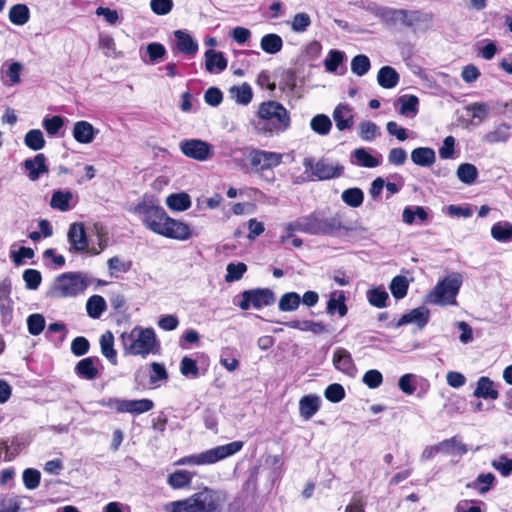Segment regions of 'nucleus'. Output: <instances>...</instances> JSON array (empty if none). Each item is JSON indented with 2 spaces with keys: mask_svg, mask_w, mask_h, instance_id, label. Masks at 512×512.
Returning a JSON list of instances; mask_svg holds the SVG:
<instances>
[{
  "mask_svg": "<svg viewBox=\"0 0 512 512\" xmlns=\"http://www.w3.org/2000/svg\"><path fill=\"white\" fill-rule=\"evenodd\" d=\"M70 244L69 251L73 253H83L88 249V239L83 223H73L70 225L67 233Z\"/></svg>",
  "mask_w": 512,
  "mask_h": 512,
  "instance_id": "4468645a",
  "label": "nucleus"
},
{
  "mask_svg": "<svg viewBox=\"0 0 512 512\" xmlns=\"http://www.w3.org/2000/svg\"><path fill=\"white\" fill-rule=\"evenodd\" d=\"M429 320V311L424 307H419L411 310L409 313L404 314L396 324V327L408 323H416L420 328H423Z\"/></svg>",
  "mask_w": 512,
  "mask_h": 512,
  "instance_id": "393cba45",
  "label": "nucleus"
},
{
  "mask_svg": "<svg viewBox=\"0 0 512 512\" xmlns=\"http://www.w3.org/2000/svg\"><path fill=\"white\" fill-rule=\"evenodd\" d=\"M177 49L186 55H195L198 51V44L190 34L182 30L174 32Z\"/></svg>",
  "mask_w": 512,
  "mask_h": 512,
  "instance_id": "5701e85b",
  "label": "nucleus"
},
{
  "mask_svg": "<svg viewBox=\"0 0 512 512\" xmlns=\"http://www.w3.org/2000/svg\"><path fill=\"white\" fill-rule=\"evenodd\" d=\"M373 12L382 21L390 25H395L400 22L406 27H411L415 23L423 20L422 14L419 11L409 12L404 9L377 6Z\"/></svg>",
  "mask_w": 512,
  "mask_h": 512,
  "instance_id": "1a4fd4ad",
  "label": "nucleus"
},
{
  "mask_svg": "<svg viewBox=\"0 0 512 512\" xmlns=\"http://www.w3.org/2000/svg\"><path fill=\"white\" fill-rule=\"evenodd\" d=\"M291 124L288 110L276 101L260 104L257 116L252 121L255 132L264 137H272L286 131Z\"/></svg>",
  "mask_w": 512,
  "mask_h": 512,
  "instance_id": "f257e3e1",
  "label": "nucleus"
},
{
  "mask_svg": "<svg viewBox=\"0 0 512 512\" xmlns=\"http://www.w3.org/2000/svg\"><path fill=\"white\" fill-rule=\"evenodd\" d=\"M456 174L462 183L471 185L478 177V170L476 166L471 163H463L458 166Z\"/></svg>",
  "mask_w": 512,
  "mask_h": 512,
  "instance_id": "a18cd8bd",
  "label": "nucleus"
},
{
  "mask_svg": "<svg viewBox=\"0 0 512 512\" xmlns=\"http://www.w3.org/2000/svg\"><path fill=\"white\" fill-rule=\"evenodd\" d=\"M180 372L187 378H197L199 376L197 362L190 357H183L180 363Z\"/></svg>",
  "mask_w": 512,
  "mask_h": 512,
  "instance_id": "052dcab7",
  "label": "nucleus"
},
{
  "mask_svg": "<svg viewBox=\"0 0 512 512\" xmlns=\"http://www.w3.org/2000/svg\"><path fill=\"white\" fill-rule=\"evenodd\" d=\"M30 19V12L25 4H16L10 8L9 20L11 23L22 26Z\"/></svg>",
  "mask_w": 512,
  "mask_h": 512,
  "instance_id": "79ce46f5",
  "label": "nucleus"
},
{
  "mask_svg": "<svg viewBox=\"0 0 512 512\" xmlns=\"http://www.w3.org/2000/svg\"><path fill=\"white\" fill-rule=\"evenodd\" d=\"M21 500L18 496H0V512H19Z\"/></svg>",
  "mask_w": 512,
  "mask_h": 512,
  "instance_id": "680f3d73",
  "label": "nucleus"
},
{
  "mask_svg": "<svg viewBox=\"0 0 512 512\" xmlns=\"http://www.w3.org/2000/svg\"><path fill=\"white\" fill-rule=\"evenodd\" d=\"M227 67V60L222 52L209 49L205 52V69L209 73L219 74Z\"/></svg>",
  "mask_w": 512,
  "mask_h": 512,
  "instance_id": "aec40b11",
  "label": "nucleus"
},
{
  "mask_svg": "<svg viewBox=\"0 0 512 512\" xmlns=\"http://www.w3.org/2000/svg\"><path fill=\"white\" fill-rule=\"evenodd\" d=\"M133 213L139 217L143 224L155 234L159 233L164 223L167 213L159 205L152 200L143 199L138 202L132 209Z\"/></svg>",
  "mask_w": 512,
  "mask_h": 512,
  "instance_id": "6e6552de",
  "label": "nucleus"
},
{
  "mask_svg": "<svg viewBox=\"0 0 512 512\" xmlns=\"http://www.w3.org/2000/svg\"><path fill=\"white\" fill-rule=\"evenodd\" d=\"M158 235L179 241H186L193 236V232L187 223L167 215Z\"/></svg>",
  "mask_w": 512,
  "mask_h": 512,
  "instance_id": "f8f14e48",
  "label": "nucleus"
},
{
  "mask_svg": "<svg viewBox=\"0 0 512 512\" xmlns=\"http://www.w3.org/2000/svg\"><path fill=\"white\" fill-rule=\"evenodd\" d=\"M511 126L507 123H501L497 125L492 131L486 133L482 137V141L493 145L496 143H505L507 142L511 137Z\"/></svg>",
  "mask_w": 512,
  "mask_h": 512,
  "instance_id": "a878e982",
  "label": "nucleus"
},
{
  "mask_svg": "<svg viewBox=\"0 0 512 512\" xmlns=\"http://www.w3.org/2000/svg\"><path fill=\"white\" fill-rule=\"evenodd\" d=\"M324 396L332 403H338L345 397V390L341 384H330L324 391Z\"/></svg>",
  "mask_w": 512,
  "mask_h": 512,
  "instance_id": "0e129e2a",
  "label": "nucleus"
},
{
  "mask_svg": "<svg viewBox=\"0 0 512 512\" xmlns=\"http://www.w3.org/2000/svg\"><path fill=\"white\" fill-rule=\"evenodd\" d=\"M72 197L73 195L70 191L57 190L51 197L50 206L60 211H68Z\"/></svg>",
  "mask_w": 512,
  "mask_h": 512,
  "instance_id": "37998d69",
  "label": "nucleus"
},
{
  "mask_svg": "<svg viewBox=\"0 0 512 512\" xmlns=\"http://www.w3.org/2000/svg\"><path fill=\"white\" fill-rule=\"evenodd\" d=\"M332 116L339 131L349 130L354 125V111L348 104L337 105Z\"/></svg>",
  "mask_w": 512,
  "mask_h": 512,
  "instance_id": "dca6fc26",
  "label": "nucleus"
},
{
  "mask_svg": "<svg viewBox=\"0 0 512 512\" xmlns=\"http://www.w3.org/2000/svg\"><path fill=\"white\" fill-rule=\"evenodd\" d=\"M179 147L185 156L201 162L211 159L214 155L213 146L200 139L182 140Z\"/></svg>",
  "mask_w": 512,
  "mask_h": 512,
  "instance_id": "9b49d317",
  "label": "nucleus"
},
{
  "mask_svg": "<svg viewBox=\"0 0 512 512\" xmlns=\"http://www.w3.org/2000/svg\"><path fill=\"white\" fill-rule=\"evenodd\" d=\"M389 288L394 298L402 299L407 295L409 282L405 276L398 275L392 279Z\"/></svg>",
  "mask_w": 512,
  "mask_h": 512,
  "instance_id": "603ef678",
  "label": "nucleus"
},
{
  "mask_svg": "<svg viewBox=\"0 0 512 512\" xmlns=\"http://www.w3.org/2000/svg\"><path fill=\"white\" fill-rule=\"evenodd\" d=\"M154 403L150 399L139 400H125L124 399V413L142 414L153 409Z\"/></svg>",
  "mask_w": 512,
  "mask_h": 512,
  "instance_id": "e433bc0d",
  "label": "nucleus"
},
{
  "mask_svg": "<svg viewBox=\"0 0 512 512\" xmlns=\"http://www.w3.org/2000/svg\"><path fill=\"white\" fill-rule=\"evenodd\" d=\"M326 312L329 315L337 313L340 317H344L347 314L348 308L345 304V295L343 291H333L329 294Z\"/></svg>",
  "mask_w": 512,
  "mask_h": 512,
  "instance_id": "412c9836",
  "label": "nucleus"
},
{
  "mask_svg": "<svg viewBox=\"0 0 512 512\" xmlns=\"http://www.w3.org/2000/svg\"><path fill=\"white\" fill-rule=\"evenodd\" d=\"M303 233L311 234V235H320V217L316 214H310L307 216H303Z\"/></svg>",
  "mask_w": 512,
  "mask_h": 512,
  "instance_id": "13d9d810",
  "label": "nucleus"
},
{
  "mask_svg": "<svg viewBox=\"0 0 512 512\" xmlns=\"http://www.w3.org/2000/svg\"><path fill=\"white\" fill-rule=\"evenodd\" d=\"M428 218V211L422 206L405 207L402 213V220L408 225H412L416 220L422 224L426 222Z\"/></svg>",
  "mask_w": 512,
  "mask_h": 512,
  "instance_id": "2f4dec72",
  "label": "nucleus"
},
{
  "mask_svg": "<svg viewBox=\"0 0 512 512\" xmlns=\"http://www.w3.org/2000/svg\"><path fill=\"white\" fill-rule=\"evenodd\" d=\"M281 153L254 149L249 154L250 164L256 171H263L277 167L282 162Z\"/></svg>",
  "mask_w": 512,
  "mask_h": 512,
  "instance_id": "ddd939ff",
  "label": "nucleus"
},
{
  "mask_svg": "<svg viewBox=\"0 0 512 512\" xmlns=\"http://www.w3.org/2000/svg\"><path fill=\"white\" fill-rule=\"evenodd\" d=\"M439 448L442 450L441 453L453 455H463L468 451L467 446L457 437L441 441L439 443Z\"/></svg>",
  "mask_w": 512,
  "mask_h": 512,
  "instance_id": "4c0bfd02",
  "label": "nucleus"
},
{
  "mask_svg": "<svg viewBox=\"0 0 512 512\" xmlns=\"http://www.w3.org/2000/svg\"><path fill=\"white\" fill-rule=\"evenodd\" d=\"M301 303V297L296 292H287L279 300L278 307L280 311L292 312L298 309Z\"/></svg>",
  "mask_w": 512,
  "mask_h": 512,
  "instance_id": "49530a36",
  "label": "nucleus"
},
{
  "mask_svg": "<svg viewBox=\"0 0 512 512\" xmlns=\"http://www.w3.org/2000/svg\"><path fill=\"white\" fill-rule=\"evenodd\" d=\"M260 46L263 51L268 54H276L281 51L283 47V40L277 34H266L260 41Z\"/></svg>",
  "mask_w": 512,
  "mask_h": 512,
  "instance_id": "ea45409f",
  "label": "nucleus"
},
{
  "mask_svg": "<svg viewBox=\"0 0 512 512\" xmlns=\"http://www.w3.org/2000/svg\"><path fill=\"white\" fill-rule=\"evenodd\" d=\"M195 473L188 470H177L167 478L168 485L173 489L187 488L191 485Z\"/></svg>",
  "mask_w": 512,
  "mask_h": 512,
  "instance_id": "cd10ccee",
  "label": "nucleus"
},
{
  "mask_svg": "<svg viewBox=\"0 0 512 512\" xmlns=\"http://www.w3.org/2000/svg\"><path fill=\"white\" fill-rule=\"evenodd\" d=\"M241 301L238 306L242 310H248L250 307L261 309L270 306L275 302V294L269 288H257L245 290L241 294Z\"/></svg>",
  "mask_w": 512,
  "mask_h": 512,
  "instance_id": "9d476101",
  "label": "nucleus"
},
{
  "mask_svg": "<svg viewBox=\"0 0 512 512\" xmlns=\"http://www.w3.org/2000/svg\"><path fill=\"white\" fill-rule=\"evenodd\" d=\"M230 93L237 103L243 105L250 103L253 96L252 89L247 83H244L241 86L232 87L230 89Z\"/></svg>",
  "mask_w": 512,
  "mask_h": 512,
  "instance_id": "5fc2aeb1",
  "label": "nucleus"
},
{
  "mask_svg": "<svg viewBox=\"0 0 512 512\" xmlns=\"http://www.w3.org/2000/svg\"><path fill=\"white\" fill-rule=\"evenodd\" d=\"M367 300L370 305L377 308H384L387 306L389 295L382 287L369 289L366 293Z\"/></svg>",
  "mask_w": 512,
  "mask_h": 512,
  "instance_id": "c03bdc74",
  "label": "nucleus"
},
{
  "mask_svg": "<svg viewBox=\"0 0 512 512\" xmlns=\"http://www.w3.org/2000/svg\"><path fill=\"white\" fill-rule=\"evenodd\" d=\"M320 403H321V399L317 395L303 396L299 401L300 416L305 420H309L319 410Z\"/></svg>",
  "mask_w": 512,
  "mask_h": 512,
  "instance_id": "4be33fe9",
  "label": "nucleus"
},
{
  "mask_svg": "<svg viewBox=\"0 0 512 512\" xmlns=\"http://www.w3.org/2000/svg\"><path fill=\"white\" fill-rule=\"evenodd\" d=\"M491 236L498 242L512 241V224L509 222H497L491 228Z\"/></svg>",
  "mask_w": 512,
  "mask_h": 512,
  "instance_id": "58836bf2",
  "label": "nucleus"
},
{
  "mask_svg": "<svg viewBox=\"0 0 512 512\" xmlns=\"http://www.w3.org/2000/svg\"><path fill=\"white\" fill-rule=\"evenodd\" d=\"M343 229L348 230L339 214L329 218H320V235H334Z\"/></svg>",
  "mask_w": 512,
  "mask_h": 512,
  "instance_id": "c85d7f7f",
  "label": "nucleus"
},
{
  "mask_svg": "<svg viewBox=\"0 0 512 512\" xmlns=\"http://www.w3.org/2000/svg\"><path fill=\"white\" fill-rule=\"evenodd\" d=\"M310 24L311 18L307 13H297L291 21V29L294 32L302 33L307 30Z\"/></svg>",
  "mask_w": 512,
  "mask_h": 512,
  "instance_id": "338daca9",
  "label": "nucleus"
},
{
  "mask_svg": "<svg viewBox=\"0 0 512 512\" xmlns=\"http://www.w3.org/2000/svg\"><path fill=\"white\" fill-rule=\"evenodd\" d=\"M342 201L352 208H357L362 205L364 200V193L360 188H348L342 192Z\"/></svg>",
  "mask_w": 512,
  "mask_h": 512,
  "instance_id": "09e8293b",
  "label": "nucleus"
},
{
  "mask_svg": "<svg viewBox=\"0 0 512 512\" xmlns=\"http://www.w3.org/2000/svg\"><path fill=\"white\" fill-rule=\"evenodd\" d=\"M27 327L31 335L37 336L42 333L45 328V318L42 314H31L27 318Z\"/></svg>",
  "mask_w": 512,
  "mask_h": 512,
  "instance_id": "bf43d9fd",
  "label": "nucleus"
},
{
  "mask_svg": "<svg viewBox=\"0 0 512 512\" xmlns=\"http://www.w3.org/2000/svg\"><path fill=\"white\" fill-rule=\"evenodd\" d=\"M121 340L126 353L146 357L154 354L159 348L155 331L152 328L134 327L130 332L121 334Z\"/></svg>",
  "mask_w": 512,
  "mask_h": 512,
  "instance_id": "7ed1b4c3",
  "label": "nucleus"
},
{
  "mask_svg": "<svg viewBox=\"0 0 512 512\" xmlns=\"http://www.w3.org/2000/svg\"><path fill=\"white\" fill-rule=\"evenodd\" d=\"M495 481V476L492 473L480 474L468 487L478 490L480 494L488 492Z\"/></svg>",
  "mask_w": 512,
  "mask_h": 512,
  "instance_id": "864d4df0",
  "label": "nucleus"
},
{
  "mask_svg": "<svg viewBox=\"0 0 512 512\" xmlns=\"http://www.w3.org/2000/svg\"><path fill=\"white\" fill-rule=\"evenodd\" d=\"M106 307V301L100 295L91 296L86 303L87 314L93 319H98L106 310Z\"/></svg>",
  "mask_w": 512,
  "mask_h": 512,
  "instance_id": "a19ab883",
  "label": "nucleus"
},
{
  "mask_svg": "<svg viewBox=\"0 0 512 512\" xmlns=\"http://www.w3.org/2000/svg\"><path fill=\"white\" fill-rule=\"evenodd\" d=\"M100 362L97 357H87L80 360L75 366V373L78 377L85 380H94L99 371L97 364Z\"/></svg>",
  "mask_w": 512,
  "mask_h": 512,
  "instance_id": "a211bd4d",
  "label": "nucleus"
},
{
  "mask_svg": "<svg viewBox=\"0 0 512 512\" xmlns=\"http://www.w3.org/2000/svg\"><path fill=\"white\" fill-rule=\"evenodd\" d=\"M225 502V492L205 487L188 498L167 503L164 510L166 512H222Z\"/></svg>",
  "mask_w": 512,
  "mask_h": 512,
  "instance_id": "f03ea898",
  "label": "nucleus"
},
{
  "mask_svg": "<svg viewBox=\"0 0 512 512\" xmlns=\"http://www.w3.org/2000/svg\"><path fill=\"white\" fill-rule=\"evenodd\" d=\"M167 207L172 211H185L191 206V199L187 193L170 194L165 201Z\"/></svg>",
  "mask_w": 512,
  "mask_h": 512,
  "instance_id": "473e14b6",
  "label": "nucleus"
},
{
  "mask_svg": "<svg viewBox=\"0 0 512 512\" xmlns=\"http://www.w3.org/2000/svg\"><path fill=\"white\" fill-rule=\"evenodd\" d=\"M101 353L112 365L117 364V352L114 349V337L111 332H106L100 337Z\"/></svg>",
  "mask_w": 512,
  "mask_h": 512,
  "instance_id": "c9c22d12",
  "label": "nucleus"
},
{
  "mask_svg": "<svg viewBox=\"0 0 512 512\" xmlns=\"http://www.w3.org/2000/svg\"><path fill=\"white\" fill-rule=\"evenodd\" d=\"M411 160L418 166L428 167L435 162L436 156L432 148L418 147L411 152Z\"/></svg>",
  "mask_w": 512,
  "mask_h": 512,
  "instance_id": "c756f323",
  "label": "nucleus"
},
{
  "mask_svg": "<svg viewBox=\"0 0 512 512\" xmlns=\"http://www.w3.org/2000/svg\"><path fill=\"white\" fill-rule=\"evenodd\" d=\"M474 396L484 399L495 400L498 398V391L494 387V382L488 377H480L477 382V387L474 391Z\"/></svg>",
  "mask_w": 512,
  "mask_h": 512,
  "instance_id": "7c9ffc66",
  "label": "nucleus"
},
{
  "mask_svg": "<svg viewBox=\"0 0 512 512\" xmlns=\"http://www.w3.org/2000/svg\"><path fill=\"white\" fill-rule=\"evenodd\" d=\"M305 174L310 181H324L338 178L343 175L344 167L339 163H332L328 159L315 160L313 157H306L303 160Z\"/></svg>",
  "mask_w": 512,
  "mask_h": 512,
  "instance_id": "0eeeda50",
  "label": "nucleus"
},
{
  "mask_svg": "<svg viewBox=\"0 0 512 512\" xmlns=\"http://www.w3.org/2000/svg\"><path fill=\"white\" fill-rule=\"evenodd\" d=\"M462 284V277L453 273L439 281L429 293L427 301L436 305H454Z\"/></svg>",
  "mask_w": 512,
  "mask_h": 512,
  "instance_id": "423d86ee",
  "label": "nucleus"
},
{
  "mask_svg": "<svg viewBox=\"0 0 512 512\" xmlns=\"http://www.w3.org/2000/svg\"><path fill=\"white\" fill-rule=\"evenodd\" d=\"M225 281L234 282L240 280L244 273L247 271V265L245 263H229L226 268Z\"/></svg>",
  "mask_w": 512,
  "mask_h": 512,
  "instance_id": "4d7b16f0",
  "label": "nucleus"
},
{
  "mask_svg": "<svg viewBox=\"0 0 512 512\" xmlns=\"http://www.w3.org/2000/svg\"><path fill=\"white\" fill-rule=\"evenodd\" d=\"M310 127L315 133L325 136L329 134L332 128V122L327 115L317 114L311 119Z\"/></svg>",
  "mask_w": 512,
  "mask_h": 512,
  "instance_id": "de8ad7c7",
  "label": "nucleus"
},
{
  "mask_svg": "<svg viewBox=\"0 0 512 512\" xmlns=\"http://www.w3.org/2000/svg\"><path fill=\"white\" fill-rule=\"evenodd\" d=\"M492 467L497 470L502 476L507 477L512 473V459L508 458L505 454L499 456L491 462Z\"/></svg>",
  "mask_w": 512,
  "mask_h": 512,
  "instance_id": "e2e57ef3",
  "label": "nucleus"
},
{
  "mask_svg": "<svg viewBox=\"0 0 512 512\" xmlns=\"http://www.w3.org/2000/svg\"><path fill=\"white\" fill-rule=\"evenodd\" d=\"M24 143L31 150L38 151L44 148L46 142L41 130L32 129L26 133Z\"/></svg>",
  "mask_w": 512,
  "mask_h": 512,
  "instance_id": "3c124183",
  "label": "nucleus"
},
{
  "mask_svg": "<svg viewBox=\"0 0 512 512\" xmlns=\"http://www.w3.org/2000/svg\"><path fill=\"white\" fill-rule=\"evenodd\" d=\"M89 285L88 277L81 272H65L58 275L52 282L47 297L69 298L82 294Z\"/></svg>",
  "mask_w": 512,
  "mask_h": 512,
  "instance_id": "20e7f679",
  "label": "nucleus"
},
{
  "mask_svg": "<svg viewBox=\"0 0 512 512\" xmlns=\"http://www.w3.org/2000/svg\"><path fill=\"white\" fill-rule=\"evenodd\" d=\"M371 67L369 58L366 55L359 54L351 61V70L357 76L365 75Z\"/></svg>",
  "mask_w": 512,
  "mask_h": 512,
  "instance_id": "6e6d98bb",
  "label": "nucleus"
},
{
  "mask_svg": "<svg viewBox=\"0 0 512 512\" xmlns=\"http://www.w3.org/2000/svg\"><path fill=\"white\" fill-rule=\"evenodd\" d=\"M351 162L366 168H375L381 164V156H373L365 148H357L351 154Z\"/></svg>",
  "mask_w": 512,
  "mask_h": 512,
  "instance_id": "b1692460",
  "label": "nucleus"
},
{
  "mask_svg": "<svg viewBox=\"0 0 512 512\" xmlns=\"http://www.w3.org/2000/svg\"><path fill=\"white\" fill-rule=\"evenodd\" d=\"M23 166L28 172V177L31 181L38 180L42 174L48 172L46 157L42 153L35 155L33 158L26 159Z\"/></svg>",
  "mask_w": 512,
  "mask_h": 512,
  "instance_id": "f3484780",
  "label": "nucleus"
},
{
  "mask_svg": "<svg viewBox=\"0 0 512 512\" xmlns=\"http://www.w3.org/2000/svg\"><path fill=\"white\" fill-rule=\"evenodd\" d=\"M381 135L379 126L372 121H362L359 124V136L362 140L370 142Z\"/></svg>",
  "mask_w": 512,
  "mask_h": 512,
  "instance_id": "8fccbe9b",
  "label": "nucleus"
},
{
  "mask_svg": "<svg viewBox=\"0 0 512 512\" xmlns=\"http://www.w3.org/2000/svg\"><path fill=\"white\" fill-rule=\"evenodd\" d=\"M97 132L91 123L84 120L76 122L73 127V137L81 144L91 143Z\"/></svg>",
  "mask_w": 512,
  "mask_h": 512,
  "instance_id": "6ab92c4d",
  "label": "nucleus"
},
{
  "mask_svg": "<svg viewBox=\"0 0 512 512\" xmlns=\"http://www.w3.org/2000/svg\"><path fill=\"white\" fill-rule=\"evenodd\" d=\"M333 365L335 369L346 374L349 377H355L357 373L356 365L352 359L351 353L345 348H336L333 352Z\"/></svg>",
  "mask_w": 512,
  "mask_h": 512,
  "instance_id": "2eb2a0df",
  "label": "nucleus"
},
{
  "mask_svg": "<svg viewBox=\"0 0 512 512\" xmlns=\"http://www.w3.org/2000/svg\"><path fill=\"white\" fill-rule=\"evenodd\" d=\"M378 84L385 88H394L399 82V74L396 70L390 66L382 67L377 75Z\"/></svg>",
  "mask_w": 512,
  "mask_h": 512,
  "instance_id": "72a5a7b5",
  "label": "nucleus"
},
{
  "mask_svg": "<svg viewBox=\"0 0 512 512\" xmlns=\"http://www.w3.org/2000/svg\"><path fill=\"white\" fill-rule=\"evenodd\" d=\"M23 280L25 281L28 289L36 290L41 284L42 276L38 270L26 269L23 272Z\"/></svg>",
  "mask_w": 512,
  "mask_h": 512,
  "instance_id": "774afa93",
  "label": "nucleus"
},
{
  "mask_svg": "<svg viewBox=\"0 0 512 512\" xmlns=\"http://www.w3.org/2000/svg\"><path fill=\"white\" fill-rule=\"evenodd\" d=\"M41 474L38 470L27 468L23 472V483L29 490L36 489L40 484Z\"/></svg>",
  "mask_w": 512,
  "mask_h": 512,
  "instance_id": "69168bd1",
  "label": "nucleus"
},
{
  "mask_svg": "<svg viewBox=\"0 0 512 512\" xmlns=\"http://www.w3.org/2000/svg\"><path fill=\"white\" fill-rule=\"evenodd\" d=\"M242 441H233L225 445H220L199 454L185 456L179 459L176 465H210L220 460L230 457L239 452L243 447Z\"/></svg>",
  "mask_w": 512,
  "mask_h": 512,
  "instance_id": "39448f33",
  "label": "nucleus"
},
{
  "mask_svg": "<svg viewBox=\"0 0 512 512\" xmlns=\"http://www.w3.org/2000/svg\"><path fill=\"white\" fill-rule=\"evenodd\" d=\"M289 328L298 329L303 332H312L319 335L326 333L327 326L322 322H315L312 320H292L285 324Z\"/></svg>",
  "mask_w": 512,
  "mask_h": 512,
  "instance_id": "bb28decb",
  "label": "nucleus"
},
{
  "mask_svg": "<svg viewBox=\"0 0 512 512\" xmlns=\"http://www.w3.org/2000/svg\"><path fill=\"white\" fill-rule=\"evenodd\" d=\"M398 103L401 105L399 113L405 117L413 118L418 113L419 100L414 95H403L398 98Z\"/></svg>",
  "mask_w": 512,
  "mask_h": 512,
  "instance_id": "f704fd0d",
  "label": "nucleus"
}]
</instances>
